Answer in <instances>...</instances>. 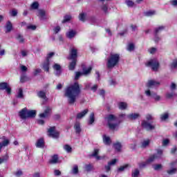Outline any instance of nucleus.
<instances>
[{
    "label": "nucleus",
    "mask_w": 177,
    "mask_h": 177,
    "mask_svg": "<svg viewBox=\"0 0 177 177\" xmlns=\"http://www.w3.org/2000/svg\"><path fill=\"white\" fill-rule=\"evenodd\" d=\"M80 93H81L80 84L75 82L65 89L64 97L68 98V103L69 104H74L77 97L80 96Z\"/></svg>",
    "instance_id": "obj_1"
},
{
    "label": "nucleus",
    "mask_w": 177,
    "mask_h": 177,
    "mask_svg": "<svg viewBox=\"0 0 177 177\" xmlns=\"http://www.w3.org/2000/svg\"><path fill=\"white\" fill-rule=\"evenodd\" d=\"M119 62L120 55L118 54L111 53L107 60L106 67L109 68H114V67L118 64Z\"/></svg>",
    "instance_id": "obj_2"
},
{
    "label": "nucleus",
    "mask_w": 177,
    "mask_h": 177,
    "mask_svg": "<svg viewBox=\"0 0 177 177\" xmlns=\"http://www.w3.org/2000/svg\"><path fill=\"white\" fill-rule=\"evenodd\" d=\"M109 129L117 131L118 129V120L114 115H109L106 118Z\"/></svg>",
    "instance_id": "obj_3"
},
{
    "label": "nucleus",
    "mask_w": 177,
    "mask_h": 177,
    "mask_svg": "<svg viewBox=\"0 0 177 177\" xmlns=\"http://www.w3.org/2000/svg\"><path fill=\"white\" fill-rule=\"evenodd\" d=\"M162 157V150L158 149L157 153L151 156L147 159V162H153V161H156V160H160Z\"/></svg>",
    "instance_id": "obj_4"
},
{
    "label": "nucleus",
    "mask_w": 177,
    "mask_h": 177,
    "mask_svg": "<svg viewBox=\"0 0 177 177\" xmlns=\"http://www.w3.org/2000/svg\"><path fill=\"white\" fill-rule=\"evenodd\" d=\"M147 66H148L149 67H151L153 71H157V70H158V66H160V64H158V61L154 59L149 61Z\"/></svg>",
    "instance_id": "obj_5"
},
{
    "label": "nucleus",
    "mask_w": 177,
    "mask_h": 177,
    "mask_svg": "<svg viewBox=\"0 0 177 177\" xmlns=\"http://www.w3.org/2000/svg\"><path fill=\"white\" fill-rule=\"evenodd\" d=\"M145 95L148 97H153L156 102H160V100H161V96L157 95V93L154 92L150 91V90L145 91Z\"/></svg>",
    "instance_id": "obj_6"
},
{
    "label": "nucleus",
    "mask_w": 177,
    "mask_h": 177,
    "mask_svg": "<svg viewBox=\"0 0 177 177\" xmlns=\"http://www.w3.org/2000/svg\"><path fill=\"white\" fill-rule=\"evenodd\" d=\"M0 91H6L8 95L12 93V88L8 82H0Z\"/></svg>",
    "instance_id": "obj_7"
},
{
    "label": "nucleus",
    "mask_w": 177,
    "mask_h": 177,
    "mask_svg": "<svg viewBox=\"0 0 177 177\" xmlns=\"http://www.w3.org/2000/svg\"><path fill=\"white\" fill-rule=\"evenodd\" d=\"M92 71V67H88L87 69L84 68L83 73L81 72H75V80H78L81 75H88Z\"/></svg>",
    "instance_id": "obj_8"
},
{
    "label": "nucleus",
    "mask_w": 177,
    "mask_h": 177,
    "mask_svg": "<svg viewBox=\"0 0 177 177\" xmlns=\"http://www.w3.org/2000/svg\"><path fill=\"white\" fill-rule=\"evenodd\" d=\"M142 127L147 131H153L156 128V126L149 123L147 120H143L142 122Z\"/></svg>",
    "instance_id": "obj_9"
},
{
    "label": "nucleus",
    "mask_w": 177,
    "mask_h": 177,
    "mask_svg": "<svg viewBox=\"0 0 177 177\" xmlns=\"http://www.w3.org/2000/svg\"><path fill=\"white\" fill-rule=\"evenodd\" d=\"M78 56V50L75 47L70 48V57L72 60H76Z\"/></svg>",
    "instance_id": "obj_10"
},
{
    "label": "nucleus",
    "mask_w": 177,
    "mask_h": 177,
    "mask_svg": "<svg viewBox=\"0 0 177 177\" xmlns=\"http://www.w3.org/2000/svg\"><path fill=\"white\" fill-rule=\"evenodd\" d=\"M52 108H50V106H46V109L44 110V113H40L39 116L40 118H46V117H49Z\"/></svg>",
    "instance_id": "obj_11"
},
{
    "label": "nucleus",
    "mask_w": 177,
    "mask_h": 177,
    "mask_svg": "<svg viewBox=\"0 0 177 177\" xmlns=\"http://www.w3.org/2000/svg\"><path fill=\"white\" fill-rule=\"evenodd\" d=\"M48 136H50L51 138H59V132L55 131V127H50L48 131Z\"/></svg>",
    "instance_id": "obj_12"
},
{
    "label": "nucleus",
    "mask_w": 177,
    "mask_h": 177,
    "mask_svg": "<svg viewBox=\"0 0 177 177\" xmlns=\"http://www.w3.org/2000/svg\"><path fill=\"white\" fill-rule=\"evenodd\" d=\"M38 17H39L40 20H46L48 19V15L46 14V11L45 10H38Z\"/></svg>",
    "instance_id": "obj_13"
},
{
    "label": "nucleus",
    "mask_w": 177,
    "mask_h": 177,
    "mask_svg": "<svg viewBox=\"0 0 177 177\" xmlns=\"http://www.w3.org/2000/svg\"><path fill=\"white\" fill-rule=\"evenodd\" d=\"M28 111L27 108H24L19 112V116L21 120H26L28 118Z\"/></svg>",
    "instance_id": "obj_14"
},
{
    "label": "nucleus",
    "mask_w": 177,
    "mask_h": 177,
    "mask_svg": "<svg viewBox=\"0 0 177 177\" xmlns=\"http://www.w3.org/2000/svg\"><path fill=\"white\" fill-rule=\"evenodd\" d=\"M147 88H154L155 86H160V82L156 80H149L147 84Z\"/></svg>",
    "instance_id": "obj_15"
},
{
    "label": "nucleus",
    "mask_w": 177,
    "mask_h": 177,
    "mask_svg": "<svg viewBox=\"0 0 177 177\" xmlns=\"http://www.w3.org/2000/svg\"><path fill=\"white\" fill-rule=\"evenodd\" d=\"M35 146L39 149H44V147H45V141L44 140V138H39L37 140L35 143Z\"/></svg>",
    "instance_id": "obj_16"
},
{
    "label": "nucleus",
    "mask_w": 177,
    "mask_h": 177,
    "mask_svg": "<svg viewBox=\"0 0 177 177\" xmlns=\"http://www.w3.org/2000/svg\"><path fill=\"white\" fill-rule=\"evenodd\" d=\"M73 128L77 135H80V133H81V132L82 131V129H81V123L78 122H76L75 123Z\"/></svg>",
    "instance_id": "obj_17"
},
{
    "label": "nucleus",
    "mask_w": 177,
    "mask_h": 177,
    "mask_svg": "<svg viewBox=\"0 0 177 177\" xmlns=\"http://www.w3.org/2000/svg\"><path fill=\"white\" fill-rule=\"evenodd\" d=\"M102 140H103L104 145H106L107 146L111 145V139L110 138V137H109L106 135H104L102 136Z\"/></svg>",
    "instance_id": "obj_18"
},
{
    "label": "nucleus",
    "mask_w": 177,
    "mask_h": 177,
    "mask_svg": "<svg viewBox=\"0 0 177 177\" xmlns=\"http://www.w3.org/2000/svg\"><path fill=\"white\" fill-rule=\"evenodd\" d=\"M6 32H10L13 29V25L12 24V22L10 21H7L6 24Z\"/></svg>",
    "instance_id": "obj_19"
},
{
    "label": "nucleus",
    "mask_w": 177,
    "mask_h": 177,
    "mask_svg": "<svg viewBox=\"0 0 177 177\" xmlns=\"http://www.w3.org/2000/svg\"><path fill=\"white\" fill-rule=\"evenodd\" d=\"M76 35H77V32L73 30H71L66 32V37L67 38H69V39L74 38V37H75Z\"/></svg>",
    "instance_id": "obj_20"
},
{
    "label": "nucleus",
    "mask_w": 177,
    "mask_h": 177,
    "mask_svg": "<svg viewBox=\"0 0 177 177\" xmlns=\"http://www.w3.org/2000/svg\"><path fill=\"white\" fill-rule=\"evenodd\" d=\"M88 109H85L83 111L79 113L77 115V118H78L79 120H81V118H84V117H85V115L88 114Z\"/></svg>",
    "instance_id": "obj_21"
},
{
    "label": "nucleus",
    "mask_w": 177,
    "mask_h": 177,
    "mask_svg": "<svg viewBox=\"0 0 177 177\" xmlns=\"http://www.w3.org/2000/svg\"><path fill=\"white\" fill-rule=\"evenodd\" d=\"M91 85H92V84H91V83L87 84L86 85V89H89V88H90L91 90L93 91V92H96V91H97V85L94 84L93 86H91Z\"/></svg>",
    "instance_id": "obj_22"
},
{
    "label": "nucleus",
    "mask_w": 177,
    "mask_h": 177,
    "mask_svg": "<svg viewBox=\"0 0 177 177\" xmlns=\"http://www.w3.org/2000/svg\"><path fill=\"white\" fill-rule=\"evenodd\" d=\"M127 50L128 52H133L135 50V44L131 42L127 44Z\"/></svg>",
    "instance_id": "obj_23"
},
{
    "label": "nucleus",
    "mask_w": 177,
    "mask_h": 177,
    "mask_svg": "<svg viewBox=\"0 0 177 177\" xmlns=\"http://www.w3.org/2000/svg\"><path fill=\"white\" fill-rule=\"evenodd\" d=\"M37 96L39 97H41V99H43L44 100H45V102H46V100H48V98L46 97V93L44 91H39L37 93Z\"/></svg>",
    "instance_id": "obj_24"
},
{
    "label": "nucleus",
    "mask_w": 177,
    "mask_h": 177,
    "mask_svg": "<svg viewBox=\"0 0 177 177\" xmlns=\"http://www.w3.org/2000/svg\"><path fill=\"white\" fill-rule=\"evenodd\" d=\"M49 162L50 164H57L59 162V157H57V155H54Z\"/></svg>",
    "instance_id": "obj_25"
},
{
    "label": "nucleus",
    "mask_w": 177,
    "mask_h": 177,
    "mask_svg": "<svg viewBox=\"0 0 177 177\" xmlns=\"http://www.w3.org/2000/svg\"><path fill=\"white\" fill-rule=\"evenodd\" d=\"M129 120H136L139 118V113H130L127 115Z\"/></svg>",
    "instance_id": "obj_26"
},
{
    "label": "nucleus",
    "mask_w": 177,
    "mask_h": 177,
    "mask_svg": "<svg viewBox=\"0 0 177 177\" xmlns=\"http://www.w3.org/2000/svg\"><path fill=\"white\" fill-rule=\"evenodd\" d=\"M37 115V111L35 110L28 111V118H34Z\"/></svg>",
    "instance_id": "obj_27"
},
{
    "label": "nucleus",
    "mask_w": 177,
    "mask_h": 177,
    "mask_svg": "<svg viewBox=\"0 0 177 177\" xmlns=\"http://www.w3.org/2000/svg\"><path fill=\"white\" fill-rule=\"evenodd\" d=\"M53 68H54V70H56V75H60V73H61V71H60V70H61V68H62V67L60 66V65L59 64H55L54 66H53Z\"/></svg>",
    "instance_id": "obj_28"
},
{
    "label": "nucleus",
    "mask_w": 177,
    "mask_h": 177,
    "mask_svg": "<svg viewBox=\"0 0 177 177\" xmlns=\"http://www.w3.org/2000/svg\"><path fill=\"white\" fill-rule=\"evenodd\" d=\"M118 107L120 110H126V109L128 107V104L126 102H119Z\"/></svg>",
    "instance_id": "obj_29"
},
{
    "label": "nucleus",
    "mask_w": 177,
    "mask_h": 177,
    "mask_svg": "<svg viewBox=\"0 0 177 177\" xmlns=\"http://www.w3.org/2000/svg\"><path fill=\"white\" fill-rule=\"evenodd\" d=\"M77 64V59H73V61L70 63L68 68L71 71L74 70L75 68V66Z\"/></svg>",
    "instance_id": "obj_30"
},
{
    "label": "nucleus",
    "mask_w": 177,
    "mask_h": 177,
    "mask_svg": "<svg viewBox=\"0 0 177 177\" xmlns=\"http://www.w3.org/2000/svg\"><path fill=\"white\" fill-rule=\"evenodd\" d=\"M95 122V113H91L89 116L88 125H92Z\"/></svg>",
    "instance_id": "obj_31"
},
{
    "label": "nucleus",
    "mask_w": 177,
    "mask_h": 177,
    "mask_svg": "<svg viewBox=\"0 0 177 177\" xmlns=\"http://www.w3.org/2000/svg\"><path fill=\"white\" fill-rule=\"evenodd\" d=\"M163 30H165V26H160L158 28H156L154 29V32L155 34H158L159 32H161V31H163Z\"/></svg>",
    "instance_id": "obj_32"
},
{
    "label": "nucleus",
    "mask_w": 177,
    "mask_h": 177,
    "mask_svg": "<svg viewBox=\"0 0 177 177\" xmlns=\"http://www.w3.org/2000/svg\"><path fill=\"white\" fill-rule=\"evenodd\" d=\"M149 145H150V140H149V139L145 140L144 141H142V142L141 144V147L142 149H145V148L149 146Z\"/></svg>",
    "instance_id": "obj_33"
},
{
    "label": "nucleus",
    "mask_w": 177,
    "mask_h": 177,
    "mask_svg": "<svg viewBox=\"0 0 177 177\" xmlns=\"http://www.w3.org/2000/svg\"><path fill=\"white\" fill-rule=\"evenodd\" d=\"M43 68L45 71H49V60H46L43 64Z\"/></svg>",
    "instance_id": "obj_34"
},
{
    "label": "nucleus",
    "mask_w": 177,
    "mask_h": 177,
    "mask_svg": "<svg viewBox=\"0 0 177 177\" xmlns=\"http://www.w3.org/2000/svg\"><path fill=\"white\" fill-rule=\"evenodd\" d=\"M152 168H153L155 171H161V169H162V165L161 164L153 165Z\"/></svg>",
    "instance_id": "obj_35"
},
{
    "label": "nucleus",
    "mask_w": 177,
    "mask_h": 177,
    "mask_svg": "<svg viewBox=\"0 0 177 177\" xmlns=\"http://www.w3.org/2000/svg\"><path fill=\"white\" fill-rule=\"evenodd\" d=\"M97 154H99V149H95L92 156L93 157H95L96 160H102V158L97 156Z\"/></svg>",
    "instance_id": "obj_36"
},
{
    "label": "nucleus",
    "mask_w": 177,
    "mask_h": 177,
    "mask_svg": "<svg viewBox=\"0 0 177 177\" xmlns=\"http://www.w3.org/2000/svg\"><path fill=\"white\" fill-rule=\"evenodd\" d=\"M114 149L118 151H121V147L122 145L120 142H116L113 145Z\"/></svg>",
    "instance_id": "obj_37"
},
{
    "label": "nucleus",
    "mask_w": 177,
    "mask_h": 177,
    "mask_svg": "<svg viewBox=\"0 0 177 177\" xmlns=\"http://www.w3.org/2000/svg\"><path fill=\"white\" fill-rule=\"evenodd\" d=\"M79 20H80V21H85L86 20V14L82 12L79 15Z\"/></svg>",
    "instance_id": "obj_38"
},
{
    "label": "nucleus",
    "mask_w": 177,
    "mask_h": 177,
    "mask_svg": "<svg viewBox=\"0 0 177 177\" xmlns=\"http://www.w3.org/2000/svg\"><path fill=\"white\" fill-rule=\"evenodd\" d=\"M3 142L1 143V145L3 147H6V146H8L9 145V143H10V142L9 141V140L6 139L5 137H3Z\"/></svg>",
    "instance_id": "obj_39"
},
{
    "label": "nucleus",
    "mask_w": 177,
    "mask_h": 177,
    "mask_svg": "<svg viewBox=\"0 0 177 177\" xmlns=\"http://www.w3.org/2000/svg\"><path fill=\"white\" fill-rule=\"evenodd\" d=\"M154 15H156V11H154V10H149V11L145 12V15L147 16L148 17L154 16Z\"/></svg>",
    "instance_id": "obj_40"
},
{
    "label": "nucleus",
    "mask_w": 177,
    "mask_h": 177,
    "mask_svg": "<svg viewBox=\"0 0 177 177\" xmlns=\"http://www.w3.org/2000/svg\"><path fill=\"white\" fill-rule=\"evenodd\" d=\"M128 167H129V165H125L121 166L118 169V172H124V171H125L127 168H128Z\"/></svg>",
    "instance_id": "obj_41"
},
{
    "label": "nucleus",
    "mask_w": 177,
    "mask_h": 177,
    "mask_svg": "<svg viewBox=\"0 0 177 177\" xmlns=\"http://www.w3.org/2000/svg\"><path fill=\"white\" fill-rule=\"evenodd\" d=\"M16 38L20 44H24V38L20 34L17 35Z\"/></svg>",
    "instance_id": "obj_42"
},
{
    "label": "nucleus",
    "mask_w": 177,
    "mask_h": 177,
    "mask_svg": "<svg viewBox=\"0 0 177 177\" xmlns=\"http://www.w3.org/2000/svg\"><path fill=\"white\" fill-rule=\"evenodd\" d=\"M140 172L139 171V169H136L132 171V177H138Z\"/></svg>",
    "instance_id": "obj_43"
},
{
    "label": "nucleus",
    "mask_w": 177,
    "mask_h": 177,
    "mask_svg": "<svg viewBox=\"0 0 177 177\" xmlns=\"http://www.w3.org/2000/svg\"><path fill=\"white\" fill-rule=\"evenodd\" d=\"M176 172H177L176 167H173V168L167 170V174H169V175H174Z\"/></svg>",
    "instance_id": "obj_44"
},
{
    "label": "nucleus",
    "mask_w": 177,
    "mask_h": 177,
    "mask_svg": "<svg viewBox=\"0 0 177 177\" xmlns=\"http://www.w3.org/2000/svg\"><path fill=\"white\" fill-rule=\"evenodd\" d=\"M17 97L19 98V99H23L24 97V95H23V89L22 88H19L17 95Z\"/></svg>",
    "instance_id": "obj_45"
},
{
    "label": "nucleus",
    "mask_w": 177,
    "mask_h": 177,
    "mask_svg": "<svg viewBox=\"0 0 177 177\" xmlns=\"http://www.w3.org/2000/svg\"><path fill=\"white\" fill-rule=\"evenodd\" d=\"M169 117V115L168 113H165L160 115V120L162 121H165V120H168Z\"/></svg>",
    "instance_id": "obj_46"
},
{
    "label": "nucleus",
    "mask_w": 177,
    "mask_h": 177,
    "mask_svg": "<svg viewBox=\"0 0 177 177\" xmlns=\"http://www.w3.org/2000/svg\"><path fill=\"white\" fill-rule=\"evenodd\" d=\"M93 169V166H92V165H91V164L86 165L85 167H84V169L87 172H89V171H92Z\"/></svg>",
    "instance_id": "obj_47"
},
{
    "label": "nucleus",
    "mask_w": 177,
    "mask_h": 177,
    "mask_svg": "<svg viewBox=\"0 0 177 177\" xmlns=\"http://www.w3.org/2000/svg\"><path fill=\"white\" fill-rule=\"evenodd\" d=\"M151 162H147V160L146 161V162H140L139 164H138V165H139V167L140 168V169H142V168H145V167H146V165H147V164H151Z\"/></svg>",
    "instance_id": "obj_48"
},
{
    "label": "nucleus",
    "mask_w": 177,
    "mask_h": 177,
    "mask_svg": "<svg viewBox=\"0 0 177 177\" xmlns=\"http://www.w3.org/2000/svg\"><path fill=\"white\" fill-rule=\"evenodd\" d=\"M71 20V15H66L64 17L62 23H67V21H70Z\"/></svg>",
    "instance_id": "obj_49"
},
{
    "label": "nucleus",
    "mask_w": 177,
    "mask_h": 177,
    "mask_svg": "<svg viewBox=\"0 0 177 177\" xmlns=\"http://www.w3.org/2000/svg\"><path fill=\"white\" fill-rule=\"evenodd\" d=\"M175 92H171V93H167V94H166V97L167 98V99H171V97H174V96H175Z\"/></svg>",
    "instance_id": "obj_50"
},
{
    "label": "nucleus",
    "mask_w": 177,
    "mask_h": 177,
    "mask_svg": "<svg viewBox=\"0 0 177 177\" xmlns=\"http://www.w3.org/2000/svg\"><path fill=\"white\" fill-rule=\"evenodd\" d=\"M39 6V4L38 3V2L35 1L34 2L32 5H31V8L32 9H38Z\"/></svg>",
    "instance_id": "obj_51"
},
{
    "label": "nucleus",
    "mask_w": 177,
    "mask_h": 177,
    "mask_svg": "<svg viewBox=\"0 0 177 177\" xmlns=\"http://www.w3.org/2000/svg\"><path fill=\"white\" fill-rule=\"evenodd\" d=\"M170 89L172 92H174V91H176V84L172 82L170 85Z\"/></svg>",
    "instance_id": "obj_52"
},
{
    "label": "nucleus",
    "mask_w": 177,
    "mask_h": 177,
    "mask_svg": "<svg viewBox=\"0 0 177 177\" xmlns=\"http://www.w3.org/2000/svg\"><path fill=\"white\" fill-rule=\"evenodd\" d=\"M64 149L66 150V151H67V153H71L72 148L69 145H65Z\"/></svg>",
    "instance_id": "obj_53"
},
{
    "label": "nucleus",
    "mask_w": 177,
    "mask_h": 177,
    "mask_svg": "<svg viewBox=\"0 0 177 177\" xmlns=\"http://www.w3.org/2000/svg\"><path fill=\"white\" fill-rule=\"evenodd\" d=\"M20 69L22 71V73H26L28 70V68H27V66H26L24 65H21Z\"/></svg>",
    "instance_id": "obj_54"
},
{
    "label": "nucleus",
    "mask_w": 177,
    "mask_h": 177,
    "mask_svg": "<svg viewBox=\"0 0 177 177\" xmlns=\"http://www.w3.org/2000/svg\"><path fill=\"white\" fill-rule=\"evenodd\" d=\"M10 16H12V17L17 16V10H14L10 11Z\"/></svg>",
    "instance_id": "obj_55"
},
{
    "label": "nucleus",
    "mask_w": 177,
    "mask_h": 177,
    "mask_svg": "<svg viewBox=\"0 0 177 177\" xmlns=\"http://www.w3.org/2000/svg\"><path fill=\"white\" fill-rule=\"evenodd\" d=\"M118 161V160H117V159H113L112 160H111L108 163L109 164V165H115V164Z\"/></svg>",
    "instance_id": "obj_56"
},
{
    "label": "nucleus",
    "mask_w": 177,
    "mask_h": 177,
    "mask_svg": "<svg viewBox=\"0 0 177 177\" xmlns=\"http://www.w3.org/2000/svg\"><path fill=\"white\" fill-rule=\"evenodd\" d=\"M102 10H103V12H104L105 13H107V10H109V7H107V6H106L105 4H104L102 6Z\"/></svg>",
    "instance_id": "obj_57"
},
{
    "label": "nucleus",
    "mask_w": 177,
    "mask_h": 177,
    "mask_svg": "<svg viewBox=\"0 0 177 177\" xmlns=\"http://www.w3.org/2000/svg\"><path fill=\"white\" fill-rule=\"evenodd\" d=\"M73 174H78V166H74L73 170H72Z\"/></svg>",
    "instance_id": "obj_58"
},
{
    "label": "nucleus",
    "mask_w": 177,
    "mask_h": 177,
    "mask_svg": "<svg viewBox=\"0 0 177 177\" xmlns=\"http://www.w3.org/2000/svg\"><path fill=\"white\" fill-rule=\"evenodd\" d=\"M27 28H28V30H34L37 29V26H35L34 25H28L27 26Z\"/></svg>",
    "instance_id": "obj_59"
},
{
    "label": "nucleus",
    "mask_w": 177,
    "mask_h": 177,
    "mask_svg": "<svg viewBox=\"0 0 177 177\" xmlns=\"http://www.w3.org/2000/svg\"><path fill=\"white\" fill-rule=\"evenodd\" d=\"M1 160H3V162H5L9 160V156L6 154L3 158H1Z\"/></svg>",
    "instance_id": "obj_60"
},
{
    "label": "nucleus",
    "mask_w": 177,
    "mask_h": 177,
    "mask_svg": "<svg viewBox=\"0 0 177 177\" xmlns=\"http://www.w3.org/2000/svg\"><path fill=\"white\" fill-rule=\"evenodd\" d=\"M41 73V69L39 68H37L35 70V71L33 72V75L37 76V74Z\"/></svg>",
    "instance_id": "obj_61"
},
{
    "label": "nucleus",
    "mask_w": 177,
    "mask_h": 177,
    "mask_svg": "<svg viewBox=\"0 0 177 177\" xmlns=\"http://www.w3.org/2000/svg\"><path fill=\"white\" fill-rule=\"evenodd\" d=\"M176 67H177V60H174L171 64V68H176Z\"/></svg>",
    "instance_id": "obj_62"
},
{
    "label": "nucleus",
    "mask_w": 177,
    "mask_h": 177,
    "mask_svg": "<svg viewBox=\"0 0 177 177\" xmlns=\"http://www.w3.org/2000/svg\"><path fill=\"white\" fill-rule=\"evenodd\" d=\"M16 176L19 177L23 175V171L21 170H19L15 173Z\"/></svg>",
    "instance_id": "obj_63"
},
{
    "label": "nucleus",
    "mask_w": 177,
    "mask_h": 177,
    "mask_svg": "<svg viewBox=\"0 0 177 177\" xmlns=\"http://www.w3.org/2000/svg\"><path fill=\"white\" fill-rule=\"evenodd\" d=\"M53 30H54L55 33L57 34V32H59V31H60L61 28H60V26H56Z\"/></svg>",
    "instance_id": "obj_64"
}]
</instances>
